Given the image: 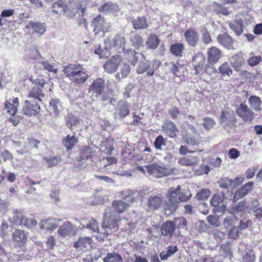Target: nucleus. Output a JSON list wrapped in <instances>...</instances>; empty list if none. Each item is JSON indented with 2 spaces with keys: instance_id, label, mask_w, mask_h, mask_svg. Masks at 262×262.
Here are the masks:
<instances>
[{
  "instance_id": "f257e3e1",
  "label": "nucleus",
  "mask_w": 262,
  "mask_h": 262,
  "mask_svg": "<svg viewBox=\"0 0 262 262\" xmlns=\"http://www.w3.org/2000/svg\"><path fill=\"white\" fill-rule=\"evenodd\" d=\"M190 195L188 190L183 189L181 191L180 186H178L176 188H169L166 194L168 202L164 205L165 214L170 215L174 213L178 208L179 203L187 201Z\"/></svg>"
},
{
  "instance_id": "f03ea898",
  "label": "nucleus",
  "mask_w": 262,
  "mask_h": 262,
  "mask_svg": "<svg viewBox=\"0 0 262 262\" xmlns=\"http://www.w3.org/2000/svg\"><path fill=\"white\" fill-rule=\"evenodd\" d=\"M63 72L70 80L78 84H82L89 76L80 64H70L64 68Z\"/></svg>"
},
{
  "instance_id": "7ed1b4c3",
  "label": "nucleus",
  "mask_w": 262,
  "mask_h": 262,
  "mask_svg": "<svg viewBox=\"0 0 262 262\" xmlns=\"http://www.w3.org/2000/svg\"><path fill=\"white\" fill-rule=\"evenodd\" d=\"M102 227L108 233L112 234L115 232L118 228V220H116L115 213L110 208H107L104 215Z\"/></svg>"
},
{
  "instance_id": "20e7f679",
  "label": "nucleus",
  "mask_w": 262,
  "mask_h": 262,
  "mask_svg": "<svg viewBox=\"0 0 262 262\" xmlns=\"http://www.w3.org/2000/svg\"><path fill=\"white\" fill-rule=\"evenodd\" d=\"M182 136L185 142L188 144L196 145L200 143V135L193 125H188L182 132Z\"/></svg>"
},
{
  "instance_id": "39448f33",
  "label": "nucleus",
  "mask_w": 262,
  "mask_h": 262,
  "mask_svg": "<svg viewBox=\"0 0 262 262\" xmlns=\"http://www.w3.org/2000/svg\"><path fill=\"white\" fill-rule=\"evenodd\" d=\"M126 40L123 36L117 34L113 37H109L105 40L106 48L114 49L118 52L124 50Z\"/></svg>"
},
{
  "instance_id": "423d86ee",
  "label": "nucleus",
  "mask_w": 262,
  "mask_h": 262,
  "mask_svg": "<svg viewBox=\"0 0 262 262\" xmlns=\"http://www.w3.org/2000/svg\"><path fill=\"white\" fill-rule=\"evenodd\" d=\"M147 172L155 178H161L170 174L172 170L167 167H163L157 163L146 165L145 167Z\"/></svg>"
},
{
  "instance_id": "0eeeda50",
  "label": "nucleus",
  "mask_w": 262,
  "mask_h": 262,
  "mask_svg": "<svg viewBox=\"0 0 262 262\" xmlns=\"http://www.w3.org/2000/svg\"><path fill=\"white\" fill-rule=\"evenodd\" d=\"M207 55L208 64L205 67V71L208 72L209 68L212 69L213 65L222 57V51L216 47H212L208 49Z\"/></svg>"
},
{
  "instance_id": "6e6552de",
  "label": "nucleus",
  "mask_w": 262,
  "mask_h": 262,
  "mask_svg": "<svg viewBox=\"0 0 262 262\" xmlns=\"http://www.w3.org/2000/svg\"><path fill=\"white\" fill-rule=\"evenodd\" d=\"M236 113L237 115L245 122H250L254 118V112L243 103H241L236 109Z\"/></svg>"
},
{
  "instance_id": "1a4fd4ad",
  "label": "nucleus",
  "mask_w": 262,
  "mask_h": 262,
  "mask_svg": "<svg viewBox=\"0 0 262 262\" xmlns=\"http://www.w3.org/2000/svg\"><path fill=\"white\" fill-rule=\"evenodd\" d=\"M52 12L59 15L64 13L69 17H74L77 12V11L70 12L69 8L62 1H58L53 4Z\"/></svg>"
},
{
  "instance_id": "9d476101",
  "label": "nucleus",
  "mask_w": 262,
  "mask_h": 262,
  "mask_svg": "<svg viewBox=\"0 0 262 262\" xmlns=\"http://www.w3.org/2000/svg\"><path fill=\"white\" fill-rule=\"evenodd\" d=\"M40 105L37 102H33L32 100H27L25 102L23 113L28 116H35L40 111Z\"/></svg>"
},
{
  "instance_id": "9b49d317",
  "label": "nucleus",
  "mask_w": 262,
  "mask_h": 262,
  "mask_svg": "<svg viewBox=\"0 0 262 262\" xmlns=\"http://www.w3.org/2000/svg\"><path fill=\"white\" fill-rule=\"evenodd\" d=\"M74 246L78 251L86 252L92 248V241L89 237H79Z\"/></svg>"
},
{
  "instance_id": "f8f14e48",
  "label": "nucleus",
  "mask_w": 262,
  "mask_h": 262,
  "mask_svg": "<svg viewBox=\"0 0 262 262\" xmlns=\"http://www.w3.org/2000/svg\"><path fill=\"white\" fill-rule=\"evenodd\" d=\"M75 227L70 222H66L59 227L57 232L59 235L63 237L74 235L76 233Z\"/></svg>"
},
{
  "instance_id": "ddd939ff",
  "label": "nucleus",
  "mask_w": 262,
  "mask_h": 262,
  "mask_svg": "<svg viewBox=\"0 0 262 262\" xmlns=\"http://www.w3.org/2000/svg\"><path fill=\"white\" fill-rule=\"evenodd\" d=\"M121 61V57L118 56H114L104 64L105 71L108 73L115 72L117 69L119 64Z\"/></svg>"
},
{
  "instance_id": "4468645a",
  "label": "nucleus",
  "mask_w": 262,
  "mask_h": 262,
  "mask_svg": "<svg viewBox=\"0 0 262 262\" xmlns=\"http://www.w3.org/2000/svg\"><path fill=\"white\" fill-rule=\"evenodd\" d=\"M58 223V222L56 219L49 217L41 220L39 223V226L40 229L51 232L57 228Z\"/></svg>"
},
{
  "instance_id": "2eb2a0df",
  "label": "nucleus",
  "mask_w": 262,
  "mask_h": 262,
  "mask_svg": "<svg viewBox=\"0 0 262 262\" xmlns=\"http://www.w3.org/2000/svg\"><path fill=\"white\" fill-rule=\"evenodd\" d=\"M253 184V182H249L239 188L235 192L233 201L234 202H236L239 199L244 197L252 190Z\"/></svg>"
},
{
  "instance_id": "dca6fc26",
  "label": "nucleus",
  "mask_w": 262,
  "mask_h": 262,
  "mask_svg": "<svg viewBox=\"0 0 262 262\" xmlns=\"http://www.w3.org/2000/svg\"><path fill=\"white\" fill-rule=\"evenodd\" d=\"M93 25L94 27V31L95 34L98 33L100 31L103 32L108 31V27L104 21V18L100 15L98 16L93 21Z\"/></svg>"
},
{
  "instance_id": "f3484780",
  "label": "nucleus",
  "mask_w": 262,
  "mask_h": 262,
  "mask_svg": "<svg viewBox=\"0 0 262 262\" xmlns=\"http://www.w3.org/2000/svg\"><path fill=\"white\" fill-rule=\"evenodd\" d=\"M80 225L83 228H89L94 232H98L99 228L97 221L92 217H85L80 220Z\"/></svg>"
},
{
  "instance_id": "a211bd4d",
  "label": "nucleus",
  "mask_w": 262,
  "mask_h": 262,
  "mask_svg": "<svg viewBox=\"0 0 262 262\" xmlns=\"http://www.w3.org/2000/svg\"><path fill=\"white\" fill-rule=\"evenodd\" d=\"M12 239L19 246L24 245L27 241L28 235L24 231L15 230L12 235Z\"/></svg>"
},
{
  "instance_id": "6ab92c4d",
  "label": "nucleus",
  "mask_w": 262,
  "mask_h": 262,
  "mask_svg": "<svg viewBox=\"0 0 262 262\" xmlns=\"http://www.w3.org/2000/svg\"><path fill=\"white\" fill-rule=\"evenodd\" d=\"M45 96V94L42 90L39 87L33 88L29 93L28 100H32L33 102L42 101V98Z\"/></svg>"
},
{
  "instance_id": "aec40b11",
  "label": "nucleus",
  "mask_w": 262,
  "mask_h": 262,
  "mask_svg": "<svg viewBox=\"0 0 262 262\" xmlns=\"http://www.w3.org/2000/svg\"><path fill=\"white\" fill-rule=\"evenodd\" d=\"M218 42L228 50H233V39L227 33L220 34L217 37Z\"/></svg>"
},
{
  "instance_id": "412c9836",
  "label": "nucleus",
  "mask_w": 262,
  "mask_h": 262,
  "mask_svg": "<svg viewBox=\"0 0 262 262\" xmlns=\"http://www.w3.org/2000/svg\"><path fill=\"white\" fill-rule=\"evenodd\" d=\"M193 64L195 71V74L200 72V69H202L205 63V58L202 53L196 54L192 58Z\"/></svg>"
},
{
  "instance_id": "4be33fe9",
  "label": "nucleus",
  "mask_w": 262,
  "mask_h": 262,
  "mask_svg": "<svg viewBox=\"0 0 262 262\" xmlns=\"http://www.w3.org/2000/svg\"><path fill=\"white\" fill-rule=\"evenodd\" d=\"M162 128L170 138L175 137L179 132L176 124L171 121L164 123L162 125Z\"/></svg>"
},
{
  "instance_id": "5701e85b",
  "label": "nucleus",
  "mask_w": 262,
  "mask_h": 262,
  "mask_svg": "<svg viewBox=\"0 0 262 262\" xmlns=\"http://www.w3.org/2000/svg\"><path fill=\"white\" fill-rule=\"evenodd\" d=\"M249 104L252 109L255 112H260L262 111L261 100L256 96H251L248 99Z\"/></svg>"
},
{
  "instance_id": "b1692460",
  "label": "nucleus",
  "mask_w": 262,
  "mask_h": 262,
  "mask_svg": "<svg viewBox=\"0 0 262 262\" xmlns=\"http://www.w3.org/2000/svg\"><path fill=\"white\" fill-rule=\"evenodd\" d=\"M185 38L189 45L195 46L199 40L198 33L192 29H188L185 33Z\"/></svg>"
},
{
  "instance_id": "393cba45",
  "label": "nucleus",
  "mask_w": 262,
  "mask_h": 262,
  "mask_svg": "<svg viewBox=\"0 0 262 262\" xmlns=\"http://www.w3.org/2000/svg\"><path fill=\"white\" fill-rule=\"evenodd\" d=\"M199 162V159L197 156H188L180 158L178 163L182 166H191L197 165Z\"/></svg>"
},
{
  "instance_id": "a878e982",
  "label": "nucleus",
  "mask_w": 262,
  "mask_h": 262,
  "mask_svg": "<svg viewBox=\"0 0 262 262\" xmlns=\"http://www.w3.org/2000/svg\"><path fill=\"white\" fill-rule=\"evenodd\" d=\"M163 202V199L161 195L151 196L148 199V207L149 209L155 210L159 208Z\"/></svg>"
},
{
  "instance_id": "bb28decb",
  "label": "nucleus",
  "mask_w": 262,
  "mask_h": 262,
  "mask_svg": "<svg viewBox=\"0 0 262 262\" xmlns=\"http://www.w3.org/2000/svg\"><path fill=\"white\" fill-rule=\"evenodd\" d=\"M18 99L15 98L13 100L10 99L5 103V109L7 113L14 116L16 113L17 106H18Z\"/></svg>"
},
{
  "instance_id": "cd10ccee",
  "label": "nucleus",
  "mask_w": 262,
  "mask_h": 262,
  "mask_svg": "<svg viewBox=\"0 0 262 262\" xmlns=\"http://www.w3.org/2000/svg\"><path fill=\"white\" fill-rule=\"evenodd\" d=\"M27 28L31 29L33 32L39 34H43L46 31V28L44 24L37 22L31 21L27 26Z\"/></svg>"
},
{
  "instance_id": "c85d7f7f",
  "label": "nucleus",
  "mask_w": 262,
  "mask_h": 262,
  "mask_svg": "<svg viewBox=\"0 0 262 262\" xmlns=\"http://www.w3.org/2000/svg\"><path fill=\"white\" fill-rule=\"evenodd\" d=\"M248 208V206L247 203L243 201L238 203L236 206L231 208L228 211L231 214H236L240 213V215H242L246 211Z\"/></svg>"
},
{
  "instance_id": "c756f323",
  "label": "nucleus",
  "mask_w": 262,
  "mask_h": 262,
  "mask_svg": "<svg viewBox=\"0 0 262 262\" xmlns=\"http://www.w3.org/2000/svg\"><path fill=\"white\" fill-rule=\"evenodd\" d=\"M133 25L134 29L136 30L145 29L148 27L146 18L143 16L138 17L134 19Z\"/></svg>"
},
{
  "instance_id": "7c9ffc66",
  "label": "nucleus",
  "mask_w": 262,
  "mask_h": 262,
  "mask_svg": "<svg viewBox=\"0 0 262 262\" xmlns=\"http://www.w3.org/2000/svg\"><path fill=\"white\" fill-rule=\"evenodd\" d=\"M104 87V81L101 78L96 79L91 85V90L97 95H100Z\"/></svg>"
},
{
  "instance_id": "2f4dec72",
  "label": "nucleus",
  "mask_w": 262,
  "mask_h": 262,
  "mask_svg": "<svg viewBox=\"0 0 262 262\" xmlns=\"http://www.w3.org/2000/svg\"><path fill=\"white\" fill-rule=\"evenodd\" d=\"M230 28L237 35H239L243 31V21L242 19H236L232 23H229Z\"/></svg>"
},
{
  "instance_id": "473e14b6",
  "label": "nucleus",
  "mask_w": 262,
  "mask_h": 262,
  "mask_svg": "<svg viewBox=\"0 0 262 262\" xmlns=\"http://www.w3.org/2000/svg\"><path fill=\"white\" fill-rule=\"evenodd\" d=\"M143 60H141L136 69V72L138 74H142L146 72L150 68V64L145 58L144 55H142Z\"/></svg>"
},
{
  "instance_id": "72a5a7b5",
  "label": "nucleus",
  "mask_w": 262,
  "mask_h": 262,
  "mask_svg": "<svg viewBox=\"0 0 262 262\" xmlns=\"http://www.w3.org/2000/svg\"><path fill=\"white\" fill-rule=\"evenodd\" d=\"M112 205L117 213H121L129 206V204L122 201H115L112 203Z\"/></svg>"
},
{
  "instance_id": "f704fd0d",
  "label": "nucleus",
  "mask_w": 262,
  "mask_h": 262,
  "mask_svg": "<svg viewBox=\"0 0 262 262\" xmlns=\"http://www.w3.org/2000/svg\"><path fill=\"white\" fill-rule=\"evenodd\" d=\"M231 62L234 70L239 71L240 68L244 63V60L242 56L239 55H235L231 57Z\"/></svg>"
},
{
  "instance_id": "c9c22d12",
  "label": "nucleus",
  "mask_w": 262,
  "mask_h": 262,
  "mask_svg": "<svg viewBox=\"0 0 262 262\" xmlns=\"http://www.w3.org/2000/svg\"><path fill=\"white\" fill-rule=\"evenodd\" d=\"M159 44V40L158 36L155 34H150L148 37L146 42V45L149 49H156L158 47Z\"/></svg>"
},
{
  "instance_id": "e433bc0d",
  "label": "nucleus",
  "mask_w": 262,
  "mask_h": 262,
  "mask_svg": "<svg viewBox=\"0 0 262 262\" xmlns=\"http://www.w3.org/2000/svg\"><path fill=\"white\" fill-rule=\"evenodd\" d=\"M174 225L172 222H166L162 226L161 232L164 235H168L171 234L174 230Z\"/></svg>"
},
{
  "instance_id": "4c0bfd02",
  "label": "nucleus",
  "mask_w": 262,
  "mask_h": 262,
  "mask_svg": "<svg viewBox=\"0 0 262 262\" xmlns=\"http://www.w3.org/2000/svg\"><path fill=\"white\" fill-rule=\"evenodd\" d=\"M77 142V139L74 136H71L70 135H68L62 140L63 145L68 149H72Z\"/></svg>"
},
{
  "instance_id": "58836bf2",
  "label": "nucleus",
  "mask_w": 262,
  "mask_h": 262,
  "mask_svg": "<svg viewBox=\"0 0 262 262\" xmlns=\"http://www.w3.org/2000/svg\"><path fill=\"white\" fill-rule=\"evenodd\" d=\"M177 251L178 248L177 246H169L166 251H163L160 253V258L162 260H165L174 254Z\"/></svg>"
},
{
  "instance_id": "ea45409f",
  "label": "nucleus",
  "mask_w": 262,
  "mask_h": 262,
  "mask_svg": "<svg viewBox=\"0 0 262 262\" xmlns=\"http://www.w3.org/2000/svg\"><path fill=\"white\" fill-rule=\"evenodd\" d=\"M104 262H122V256L116 253H108L103 259Z\"/></svg>"
},
{
  "instance_id": "a19ab883",
  "label": "nucleus",
  "mask_w": 262,
  "mask_h": 262,
  "mask_svg": "<svg viewBox=\"0 0 262 262\" xmlns=\"http://www.w3.org/2000/svg\"><path fill=\"white\" fill-rule=\"evenodd\" d=\"M130 72L129 66L123 63L121 68L120 73H117L116 76L119 80L126 77Z\"/></svg>"
},
{
  "instance_id": "79ce46f5",
  "label": "nucleus",
  "mask_w": 262,
  "mask_h": 262,
  "mask_svg": "<svg viewBox=\"0 0 262 262\" xmlns=\"http://www.w3.org/2000/svg\"><path fill=\"white\" fill-rule=\"evenodd\" d=\"M184 49V48L182 43H176L171 46L170 51L175 56H182Z\"/></svg>"
},
{
  "instance_id": "37998d69",
  "label": "nucleus",
  "mask_w": 262,
  "mask_h": 262,
  "mask_svg": "<svg viewBox=\"0 0 262 262\" xmlns=\"http://www.w3.org/2000/svg\"><path fill=\"white\" fill-rule=\"evenodd\" d=\"M224 194L222 192L215 194L211 199V204L214 207L219 206L223 203Z\"/></svg>"
},
{
  "instance_id": "c03bdc74",
  "label": "nucleus",
  "mask_w": 262,
  "mask_h": 262,
  "mask_svg": "<svg viewBox=\"0 0 262 262\" xmlns=\"http://www.w3.org/2000/svg\"><path fill=\"white\" fill-rule=\"evenodd\" d=\"M129 113L128 105L126 102H123L120 105L118 116L116 115V118H122L126 116Z\"/></svg>"
},
{
  "instance_id": "a18cd8bd",
  "label": "nucleus",
  "mask_w": 262,
  "mask_h": 262,
  "mask_svg": "<svg viewBox=\"0 0 262 262\" xmlns=\"http://www.w3.org/2000/svg\"><path fill=\"white\" fill-rule=\"evenodd\" d=\"M219 72L223 76H230L232 74V70L230 68L228 63L225 62L222 64L219 69Z\"/></svg>"
},
{
  "instance_id": "49530a36",
  "label": "nucleus",
  "mask_w": 262,
  "mask_h": 262,
  "mask_svg": "<svg viewBox=\"0 0 262 262\" xmlns=\"http://www.w3.org/2000/svg\"><path fill=\"white\" fill-rule=\"evenodd\" d=\"M202 125L207 130H210L215 124V121L211 118L205 117L203 119Z\"/></svg>"
},
{
  "instance_id": "de8ad7c7",
  "label": "nucleus",
  "mask_w": 262,
  "mask_h": 262,
  "mask_svg": "<svg viewBox=\"0 0 262 262\" xmlns=\"http://www.w3.org/2000/svg\"><path fill=\"white\" fill-rule=\"evenodd\" d=\"M138 53L135 51L130 50L126 53V56L128 61L130 62L131 64L133 66H135L137 61L138 57L137 55Z\"/></svg>"
},
{
  "instance_id": "09e8293b",
  "label": "nucleus",
  "mask_w": 262,
  "mask_h": 262,
  "mask_svg": "<svg viewBox=\"0 0 262 262\" xmlns=\"http://www.w3.org/2000/svg\"><path fill=\"white\" fill-rule=\"evenodd\" d=\"M201 34L202 36V40L204 43L208 44L211 41V36L206 27H202L201 31Z\"/></svg>"
},
{
  "instance_id": "8fccbe9b",
  "label": "nucleus",
  "mask_w": 262,
  "mask_h": 262,
  "mask_svg": "<svg viewBox=\"0 0 262 262\" xmlns=\"http://www.w3.org/2000/svg\"><path fill=\"white\" fill-rule=\"evenodd\" d=\"M25 217L21 212L18 211H14L12 220L15 224L21 225Z\"/></svg>"
},
{
  "instance_id": "3c124183",
  "label": "nucleus",
  "mask_w": 262,
  "mask_h": 262,
  "mask_svg": "<svg viewBox=\"0 0 262 262\" xmlns=\"http://www.w3.org/2000/svg\"><path fill=\"white\" fill-rule=\"evenodd\" d=\"M121 198L126 202L131 203L134 201L133 192L130 190L124 191L121 193Z\"/></svg>"
},
{
  "instance_id": "603ef678",
  "label": "nucleus",
  "mask_w": 262,
  "mask_h": 262,
  "mask_svg": "<svg viewBox=\"0 0 262 262\" xmlns=\"http://www.w3.org/2000/svg\"><path fill=\"white\" fill-rule=\"evenodd\" d=\"M130 40L132 42L133 45L137 49L143 46V39L142 37L139 35H134L131 37Z\"/></svg>"
},
{
  "instance_id": "864d4df0",
  "label": "nucleus",
  "mask_w": 262,
  "mask_h": 262,
  "mask_svg": "<svg viewBox=\"0 0 262 262\" xmlns=\"http://www.w3.org/2000/svg\"><path fill=\"white\" fill-rule=\"evenodd\" d=\"M41 67L48 72H57V69L54 67L53 64L50 63L48 61H42L40 63Z\"/></svg>"
},
{
  "instance_id": "5fc2aeb1",
  "label": "nucleus",
  "mask_w": 262,
  "mask_h": 262,
  "mask_svg": "<svg viewBox=\"0 0 262 262\" xmlns=\"http://www.w3.org/2000/svg\"><path fill=\"white\" fill-rule=\"evenodd\" d=\"M234 118V114L232 111H223L221 116L222 122L231 121Z\"/></svg>"
},
{
  "instance_id": "6e6d98bb",
  "label": "nucleus",
  "mask_w": 262,
  "mask_h": 262,
  "mask_svg": "<svg viewBox=\"0 0 262 262\" xmlns=\"http://www.w3.org/2000/svg\"><path fill=\"white\" fill-rule=\"evenodd\" d=\"M154 144L156 149L161 150L165 145L166 140L162 136H159L156 139Z\"/></svg>"
},
{
  "instance_id": "4d7b16f0",
  "label": "nucleus",
  "mask_w": 262,
  "mask_h": 262,
  "mask_svg": "<svg viewBox=\"0 0 262 262\" xmlns=\"http://www.w3.org/2000/svg\"><path fill=\"white\" fill-rule=\"evenodd\" d=\"M210 170V167L208 165H201L199 168L195 170V173L198 176L204 174H208Z\"/></svg>"
},
{
  "instance_id": "13d9d810",
  "label": "nucleus",
  "mask_w": 262,
  "mask_h": 262,
  "mask_svg": "<svg viewBox=\"0 0 262 262\" xmlns=\"http://www.w3.org/2000/svg\"><path fill=\"white\" fill-rule=\"evenodd\" d=\"M118 8L116 5L111 2L106 3L101 7V11L103 12H109L113 10H116Z\"/></svg>"
},
{
  "instance_id": "bf43d9fd",
  "label": "nucleus",
  "mask_w": 262,
  "mask_h": 262,
  "mask_svg": "<svg viewBox=\"0 0 262 262\" xmlns=\"http://www.w3.org/2000/svg\"><path fill=\"white\" fill-rule=\"evenodd\" d=\"M59 105V102L57 100L52 99L50 102L49 109L51 112H52L53 113L57 114L58 113Z\"/></svg>"
},
{
  "instance_id": "052dcab7",
  "label": "nucleus",
  "mask_w": 262,
  "mask_h": 262,
  "mask_svg": "<svg viewBox=\"0 0 262 262\" xmlns=\"http://www.w3.org/2000/svg\"><path fill=\"white\" fill-rule=\"evenodd\" d=\"M174 222L178 228H185L187 225L186 219L183 217L175 218Z\"/></svg>"
},
{
  "instance_id": "680f3d73",
  "label": "nucleus",
  "mask_w": 262,
  "mask_h": 262,
  "mask_svg": "<svg viewBox=\"0 0 262 262\" xmlns=\"http://www.w3.org/2000/svg\"><path fill=\"white\" fill-rule=\"evenodd\" d=\"M239 234V228L237 226H232L229 230L228 236L230 238L236 239Z\"/></svg>"
},
{
  "instance_id": "e2e57ef3",
  "label": "nucleus",
  "mask_w": 262,
  "mask_h": 262,
  "mask_svg": "<svg viewBox=\"0 0 262 262\" xmlns=\"http://www.w3.org/2000/svg\"><path fill=\"white\" fill-rule=\"evenodd\" d=\"M37 221L33 218L28 219L25 217L21 225L26 226L29 228H31L37 225Z\"/></svg>"
},
{
  "instance_id": "0e129e2a",
  "label": "nucleus",
  "mask_w": 262,
  "mask_h": 262,
  "mask_svg": "<svg viewBox=\"0 0 262 262\" xmlns=\"http://www.w3.org/2000/svg\"><path fill=\"white\" fill-rule=\"evenodd\" d=\"M232 183V180L228 179V178H222L218 182L219 186L221 188H227L230 186Z\"/></svg>"
},
{
  "instance_id": "69168bd1",
  "label": "nucleus",
  "mask_w": 262,
  "mask_h": 262,
  "mask_svg": "<svg viewBox=\"0 0 262 262\" xmlns=\"http://www.w3.org/2000/svg\"><path fill=\"white\" fill-rule=\"evenodd\" d=\"M210 191L208 189H202L200 192L198 193L196 198L198 200H206L210 195Z\"/></svg>"
},
{
  "instance_id": "338daca9",
  "label": "nucleus",
  "mask_w": 262,
  "mask_h": 262,
  "mask_svg": "<svg viewBox=\"0 0 262 262\" xmlns=\"http://www.w3.org/2000/svg\"><path fill=\"white\" fill-rule=\"evenodd\" d=\"M261 61V57L260 56H252L248 60V63L251 67L257 65Z\"/></svg>"
},
{
  "instance_id": "774afa93",
  "label": "nucleus",
  "mask_w": 262,
  "mask_h": 262,
  "mask_svg": "<svg viewBox=\"0 0 262 262\" xmlns=\"http://www.w3.org/2000/svg\"><path fill=\"white\" fill-rule=\"evenodd\" d=\"M255 260V255L252 251L247 253L243 257L244 262H254Z\"/></svg>"
}]
</instances>
